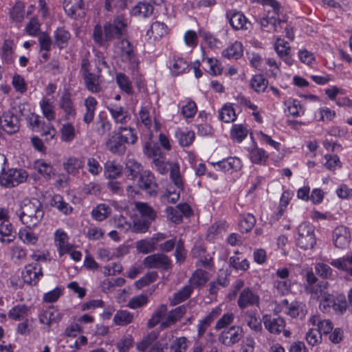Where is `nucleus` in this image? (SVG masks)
Here are the masks:
<instances>
[{
    "label": "nucleus",
    "instance_id": "f257e3e1",
    "mask_svg": "<svg viewBox=\"0 0 352 352\" xmlns=\"http://www.w3.org/2000/svg\"><path fill=\"white\" fill-rule=\"evenodd\" d=\"M16 214L27 228L33 229L41 223L44 210L38 200H24L20 208L16 211Z\"/></svg>",
    "mask_w": 352,
    "mask_h": 352
},
{
    "label": "nucleus",
    "instance_id": "f03ea898",
    "mask_svg": "<svg viewBox=\"0 0 352 352\" xmlns=\"http://www.w3.org/2000/svg\"><path fill=\"white\" fill-rule=\"evenodd\" d=\"M296 245L303 250H311L316 243L314 227L308 222H303L297 228Z\"/></svg>",
    "mask_w": 352,
    "mask_h": 352
},
{
    "label": "nucleus",
    "instance_id": "7ed1b4c3",
    "mask_svg": "<svg viewBox=\"0 0 352 352\" xmlns=\"http://www.w3.org/2000/svg\"><path fill=\"white\" fill-rule=\"evenodd\" d=\"M89 62L84 58L82 60L80 72L83 78L85 87L93 94H98L102 91L100 83V74L91 73L89 69Z\"/></svg>",
    "mask_w": 352,
    "mask_h": 352
},
{
    "label": "nucleus",
    "instance_id": "20e7f679",
    "mask_svg": "<svg viewBox=\"0 0 352 352\" xmlns=\"http://www.w3.org/2000/svg\"><path fill=\"white\" fill-rule=\"evenodd\" d=\"M28 174L23 169L11 168L0 175V185L12 188L26 181Z\"/></svg>",
    "mask_w": 352,
    "mask_h": 352
},
{
    "label": "nucleus",
    "instance_id": "39448f33",
    "mask_svg": "<svg viewBox=\"0 0 352 352\" xmlns=\"http://www.w3.org/2000/svg\"><path fill=\"white\" fill-rule=\"evenodd\" d=\"M127 20L123 16H118L113 23H106L104 26L105 39L119 38L126 31Z\"/></svg>",
    "mask_w": 352,
    "mask_h": 352
},
{
    "label": "nucleus",
    "instance_id": "423d86ee",
    "mask_svg": "<svg viewBox=\"0 0 352 352\" xmlns=\"http://www.w3.org/2000/svg\"><path fill=\"white\" fill-rule=\"evenodd\" d=\"M243 337V331L242 327L233 325L222 331L218 336V340L226 346H231L238 343Z\"/></svg>",
    "mask_w": 352,
    "mask_h": 352
},
{
    "label": "nucleus",
    "instance_id": "0eeeda50",
    "mask_svg": "<svg viewBox=\"0 0 352 352\" xmlns=\"http://www.w3.org/2000/svg\"><path fill=\"white\" fill-rule=\"evenodd\" d=\"M263 322L265 329L271 333L279 334L283 331V334L286 338L290 336L289 331L285 329V322L283 318H274L270 315L263 316Z\"/></svg>",
    "mask_w": 352,
    "mask_h": 352
},
{
    "label": "nucleus",
    "instance_id": "6e6552de",
    "mask_svg": "<svg viewBox=\"0 0 352 352\" xmlns=\"http://www.w3.org/2000/svg\"><path fill=\"white\" fill-rule=\"evenodd\" d=\"M0 127L9 134L16 133L20 129V121L18 116L12 111L3 112L0 117Z\"/></svg>",
    "mask_w": 352,
    "mask_h": 352
},
{
    "label": "nucleus",
    "instance_id": "1a4fd4ad",
    "mask_svg": "<svg viewBox=\"0 0 352 352\" xmlns=\"http://www.w3.org/2000/svg\"><path fill=\"white\" fill-rule=\"evenodd\" d=\"M138 187L150 196H155L157 192V185L154 175L149 171L142 173L138 180Z\"/></svg>",
    "mask_w": 352,
    "mask_h": 352
},
{
    "label": "nucleus",
    "instance_id": "9d476101",
    "mask_svg": "<svg viewBox=\"0 0 352 352\" xmlns=\"http://www.w3.org/2000/svg\"><path fill=\"white\" fill-rule=\"evenodd\" d=\"M168 217L175 223H182L183 217H188L192 214L190 206L187 204H180L175 207L166 209Z\"/></svg>",
    "mask_w": 352,
    "mask_h": 352
},
{
    "label": "nucleus",
    "instance_id": "9b49d317",
    "mask_svg": "<svg viewBox=\"0 0 352 352\" xmlns=\"http://www.w3.org/2000/svg\"><path fill=\"white\" fill-rule=\"evenodd\" d=\"M226 16L234 30H246L248 29V25L250 23L242 12L236 10H228L226 11Z\"/></svg>",
    "mask_w": 352,
    "mask_h": 352
},
{
    "label": "nucleus",
    "instance_id": "f8f14e48",
    "mask_svg": "<svg viewBox=\"0 0 352 352\" xmlns=\"http://www.w3.org/2000/svg\"><path fill=\"white\" fill-rule=\"evenodd\" d=\"M43 275L41 265L38 263L26 265L22 272L23 281L25 283L34 285L37 284Z\"/></svg>",
    "mask_w": 352,
    "mask_h": 352
},
{
    "label": "nucleus",
    "instance_id": "ddd939ff",
    "mask_svg": "<svg viewBox=\"0 0 352 352\" xmlns=\"http://www.w3.org/2000/svg\"><path fill=\"white\" fill-rule=\"evenodd\" d=\"M332 240L336 248L340 249L347 248L351 241L349 230L344 226H337L333 230Z\"/></svg>",
    "mask_w": 352,
    "mask_h": 352
},
{
    "label": "nucleus",
    "instance_id": "4468645a",
    "mask_svg": "<svg viewBox=\"0 0 352 352\" xmlns=\"http://www.w3.org/2000/svg\"><path fill=\"white\" fill-rule=\"evenodd\" d=\"M144 264L148 268H162L168 270L171 267V261L164 254H154L144 259Z\"/></svg>",
    "mask_w": 352,
    "mask_h": 352
},
{
    "label": "nucleus",
    "instance_id": "2eb2a0df",
    "mask_svg": "<svg viewBox=\"0 0 352 352\" xmlns=\"http://www.w3.org/2000/svg\"><path fill=\"white\" fill-rule=\"evenodd\" d=\"M280 307L285 314L292 318L302 317L305 316L307 313L305 305L298 301H293L289 303V301L285 299L281 301Z\"/></svg>",
    "mask_w": 352,
    "mask_h": 352
},
{
    "label": "nucleus",
    "instance_id": "dca6fc26",
    "mask_svg": "<svg viewBox=\"0 0 352 352\" xmlns=\"http://www.w3.org/2000/svg\"><path fill=\"white\" fill-rule=\"evenodd\" d=\"M237 302L239 307L244 309L248 307L258 306L260 298L252 289L247 287L240 293Z\"/></svg>",
    "mask_w": 352,
    "mask_h": 352
},
{
    "label": "nucleus",
    "instance_id": "f3484780",
    "mask_svg": "<svg viewBox=\"0 0 352 352\" xmlns=\"http://www.w3.org/2000/svg\"><path fill=\"white\" fill-rule=\"evenodd\" d=\"M118 47L120 50L121 60L130 63L133 67H136L138 61L131 43L126 39H122L119 42Z\"/></svg>",
    "mask_w": 352,
    "mask_h": 352
},
{
    "label": "nucleus",
    "instance_id": "a211bd4d",
    "mask_svg": "<svg viewBox=\"0 0 352 352\" xmlns=\"http://www.w3.org/2000/svg\"><path fill=\"white\" fill-rule=\"evenodd\" d=\"M105 146L107 149L113 154L122 155L126 151L125 143L120 138L116 130L109 135Z\"/></svg>",
    "mask_w": 352,
    "mask_h": 352
},
{
    "label": "nucleus",
    "instance_id": "6ab92c4d",
    "mask_svg": "<svg viewBox=\"0 0 352 352\" xmlns=\"http://www.w3.org/2000/svg\"><path fill=\"white\" fill-rule=\"evenodd\" d=\"M59 107L65 113V119L71 120L74 119L76 116V109L71 98V94L65 91L60 97L58 102Z\"/></svg>",
    "mask_w": 352,
    "mask_h": 352
},
{
    "label": "nucleus",
    "instance_id": "aec40b11",
    "mask_svg": "<svg viewBox=\"0 0 352 352\" xmlns=\"http://www.w3.org/2000/svg\"><path fill=\"white\" fill-rule=\"evenodd\" d=\"M63 8L65 12L72 18L76 19L85 14V4L83 0H65Z\"/></svg>",
    "mask_w": 352,
    "mask_h": 352
},
{
    "label": "nucleus",
    "instance_id": "412c9836",
    "mask_svg": "<svg viewBox=\"0 0 352 352\" xmlns=\"http://www.w3.org/2000/svg\"><path fill=\"white\" fill-rule=\"evenodd\" d=\"M186 312V307L185 305H181L172 309L161 322V328L166 329L172 324H174L184 316Z\"/></svg>",
    "mask_w": 352,
    "mask_h": 352
},
{
    "label": "nucleus",
    "instance_id": "4be33fe9",
    "mask_svg": "<svg viewBox=\"0 0 352 352\" xmlns=\"http://www.w3.org/2000/svg\"><path fill=\"white\" fill-rule=\"evenodd\" d=\"M144 153L148 157L153 158V164L156 168L166 163L165 155L162 153L161 149L158 146H151L150 143H146L144 146Z\"/></svg>",
    "mask_w": 352,
    "mask_h": 352
},
{
    "label": "nucleus",
    "instance_id": "5701e85b",
    "mask_svg": "<svg viewBox=\"0 0 352 352\" xmlns=\"http://www.w3.org/2000/svg\"><path fill=\"white\" fill-rule=\"evenodd\" d=\"M38 318L41 323L50 327L52 323L59 322L62 315L54 306H50L40 314Z\"/></svg>",
    "mask_w": 352,
    "mask_h": 352
},
{
    "label": "nucleus",
    "instance_id": "b1692460",
    "mask_svg": "<svg viewBox=\"0 0 352 352\" xmlns=\"http://www.w3.org/2000/svg\"><path fill=\"white\" fill-rule=\"evenodd\" d=\"M274 48L280 58L287 65H292L293 60L289 55L290 47L287 41L282 38H278L275 43Z\"/></svg>",
    "mask_w": 352,
    "mask_h": 352
},
{
    "label": "nucleus",
    "instance_id": "393cba45",
    "mask_svg": "<svg viewBox=\"0 0 352 352\" xmlns=\"http://www.w3.org/2000/svg\"><path fill=\"white\" fill-rule=\"evenodd\" d=\"M217 170L223 172L236 171L241 167V160L238 157H228L219 161L215 164Z\"/></svg>",
    "mask_w": 352,
    "mask_h": 352
},
{
    "label": "nucleus",
    "instance_id": "a878e982",
    "mask_svg": "<svg viewBox=\"0 0 352 352\" xmlns=\"http://www.w3.org/2000/svg\"><path fill=\"white\" fill-rule=\"evenodd\" d=\"M84 104L86 111L83 115V122L85 124H89L94 119L98 102L94 97L88 96L85 98Z\"/></svg>",
    "mask_w": 352,
    "mask_h": 352
},
{
    "label": "nucleus",
    "instance_id": "bb28decb",
    "mask_svg": "<svg viewBox=\"0 0 352 352\" xmlns=\"http://www.w3.org/2000/svg\"><path fill=\"white\" fill-rule=\"evenodd\" d=\"M50 206L56 208L60 212L67 215L72 212L73 208L66 202L60 195H54L50 200Z\"/></svg>",
    "mask_w": 352,
    "mask_h": 352
},
{
    "label": "nucleus",
    "instance_id": "cd10ccee",
    "mask_svg": "<svg viewBox=\"0 0 352 352\" xmlns=\"http://www.w3.org/2000/svg\"><path fill=\"white\" fill-rule=\"evenodd\" d=\"M221 312V309L215 308L212 309L207 316H206L202 320H200L198 324V336L202 337L206 333L208 327L210 326L211 322L216 318Z\"/></svg>",
    "mask_w": 352,
    "mask_h": 352
},
{
    "label": "nucleus",
    "instance_id": "c85d7f7f",
    "mask_svg": "<svg viewBox=\"0 0 352 352\" xmlns=\"http://www.w3.org/2000/svg\"><path fill=\"white\" fill-rule=\"evenodd\" d=\"M135 206L140 214V218L147 220L150 223H152L155 219L157 217L155 211L147 204L135 202Z\"/></svg>",
    "mask_w": 352,
    "mask_h": 352
},
{
    "label": "nucleus",
    "instance_id": "c756f323",
    "mask_svg": "<svg viewBox=\"0 0 352 352\" xmlns=\"http://www.w3.org/2000/svg\"><path fill=\"white\" fill-rule=\"evenodd\" d=\"M168 307L166 305L162 304L156 308L152 314L151 318L147 322V327L149 329L155 327L164 320L163 318L166 316Z\"/></svg>",
    "mask_w": 352,
    "mask_h": 352
},
{
    "label": "nucleus",
    "instance_id": "7c9ffc66",
    "mask_svg": "<svg viewBox=\"0 0 352 352\" xmlns=\"http://www.w3.org/2000/svg\"><path fill=\"white\" fill-rule=\"evenodd\" d=\"M13 233V227L10 220L0 223V241L1 243H10L12 242L14 239Z\"/></svg>",
    "mask_w": 352,
    "mask_h": 352
},
{
    "label": "nucleus",
    "instance_id": "2f4dec72",
    "mask_svg": "<svg viewBox=\"0 0 352 352\" xmlns=\"http://www.w3.org/2000/svg\"><path fill=\"white\" fill-rule=\"evenodd\" d=\"M30 313V307L25 305H17L9 311L8 316L12 320H21L28 317Z\"/></svg>",
    "mask_w": 352,
    "mask_h": 352
},
{
    "label": "nucleus",
    "instance_id": "473e14b6",
    "mask_svg": "<svg viewBox=\"0 0 352 352\" xmlns=\"http://www.w3.org/2000/svg\"><path fill=\"white\" fill-rule=\"evenodd\" d=\"M168 28L166 25L162 22H153L150 29L147 31V35L153 37L154 40L160 39L162 37L167 34Z\"/></svg>",
    "mask_w": 352,
    "mask_h": 352
},
{
    "label": "nucleus",
    "instance_id": "72a5a7b5",
    "mask_svg": "<svg viewBox=\"0 0 352 352\" xmlns=\"http://www.w3.org/2000/svg\"><path fill=\"white\" fill-rule=\"evenodd\" d=\"M192 285H186L173 294L170 300V305L175 306L187 300L192 293Z\"/></svg>",
    "mask_w": 352,
    "mask_h": 352
},
{
    "label": "nucleus",
    "instance_id": "f704fd0d",
    "mask_svg": "<svg viewBox=\"0 0 352 352\" xmlns=\"http://www.w3.org/2000/svg\"><path fill=\"white\" fill-rule=\"evenodd\" d=\"M328 286L329 283L327 282L322 281L317 285H308L307 290L311 294L313 298L319 300L329 294L327 292Z\"/></svg>",
    "mask_w": 352,
    "mask_h": 352
},
{
    "label": "nucleus",
    "instance_id": "c9c22d12",
    "mask_svg": "<svg viewBox=\"0 0 352 352\" xmlns=\"http://www.w3.org/2000/svg\"><path fill=\"white\" fill-rule=\"evenodd\" d=\"M309 321L313 325L317 326L318 331L324 334H328L331 332L333 329V324L329 320H321L319 316H313Z\"/></svg>",
    "mask_w": 352,
    "mask_h": 352
},
{
    "label": "nucleus",
    "instance_id": "e433bc0d",
    "mask_svg": "<svg viewBox=\"0 0 352 352\" xmlns=\"http://www.w3.org/2000/svg\"><path fill=\"white\" fill-rule=\"evenodd\" d=\"M175 137L181 146H189L192 144L195 138V134L192 131H182L177 129L175 131Z\"/></svg>",
    "mask_w": 352,
    "mask_h": 352
},
{
    "label": "nucleus",
    "instance_id": "4c0bfd02",
    "mask_svg": "<svg viewBox=\"0 0 352 352\" xmlns=\"http://www.w3.org/2000/svg\"><path fill=\"white\" fill-rule=\"evenodd\" d=\"M107 109L116 123L126 124L130 120L128 112L122 107H108Z\"/></svg>",
    "mask_w": 352,
    "mask_h": 352
},
{
    "label": "nucleus",
    "instance_id": "58836bf2",
    "mask_svg": "<svg viewBox=\"0 0 352 352\" xmlns=\"http://www.w3.org/2000/svg\"><path fill=\"white\" fill-rule=\"evenodd\" d=\"M14 42L11 40H6L3 43L1 56L7 64H12L14 62Z\"/></svg>",
    "mask_w": 352,
    "mask_h": 352
},
{
    "label": "nucleus",
    "instance_id": "ea45409f",
    "mask_svg": "<svg viewBox=\"0 0 352 352\" xmlns=\"http://www.w3.org/2000/svg\"><path fill=\"white\" fill-rule=\"evenodd\" d=\"M63 166L67 173L75 175L84 166V162L81 159L70 157L63 163Z\"/></svg>",
    "mask_w": 352,
    "mask_h": 352
},
{
    "label": "nucleus",
    "instance_id": "a19ab883",
    "mask_svg": "<svg viewBox=\"0 0 352 352\" xmlns=\"http://www.w3.org/2000/svg\"><path fill=\"white\" fill-rule=\"evenodd\" d=\"M54 238L56 245L58 248V250L61 254L69 250L68 236L63 230H56L54 234Z\"/></svg>",
    "mask_w": 352,
    "mask_h": 352
},
{
    "label": "nucleus",
    "instance_id": "79ce46f5",
    "mask_svg": "<svg viewBox=\"0 0 352 352\" xmlns=\"http://www.w3.org/2000/svg\"><path fill=\"white\" fill-rule=\"evenodd\" d=\"M153 12V6L148 2H140L138 3L131 11L133 15L139 17H148L151 15Z\"/></svg>",
    "mask_w": 352,
    "mask_h": 352
},
{
    "label": "nucleus",
    "instance_id": "37998d69",
    "mask_svg": "<svg viewBox=\"0 0 352 352\" xmlns=\"http://www.w3.org/2000/svg\"><path fill=\"white\" fill-rule=\"evenodd\" d=\"M116 131L125 144H133L137 141L138 137L135 133V130L131 127L120 126Z\"/></svg>",
    "mask_w": 352,
    "mask_h": 352
},
{
    "label": "nucleus",
    "instance_id": "c03bdc74",
    "mask_svg": "<svg viewBox=\"0 0 352 352\" xmlns=\"http://www.w3.org/2000/svg\"><path fill=\"white\" fill-rule=\"evenodd\" d=\"M208 280V272L198 269L192 274L189 279V285H192V288L203 286Z\"/></svg>",
    "mask_w": 352,
    "mask_h": 352
},
{
    "label": "nucleus",
    "instance_id": "a18cd8bd",
    "mask_svg": "<svg viewBox=\"0 0 352 352\" xmlns=\"http://www.w3.org/2000/svg\"><path fill=\"white\" fill-rule=\"evenodd\" d=\"M40 107L44 117L49 121H53L56 118L54 106L50 99L43 98L40 102Z\"/></svg>",
    "mask_w": 352,
    "mask_h": 352
},
{
    "label": "nucleus",
    "instance_id": "49530a36",
    "mask_svg": "<svg viewBox=\"0 0 352 352\" xmlns=\"http://www.w3.org/2000/svg\"><path fill=\"white\" fill-rule=\"evenodd\" d=\"M133 314L126 310H118L113 317V322L116 325L126 326L133 320Z\"/></svg>",
    "mask_w": 352,
    "mask_h": 352
},
{
    "label": "nucleus",
    "instance_id": "de8ad7c7",
    "mask_svg": "<svg viewBox=\"0 0 352 352\" xmlns=\"http://www.w3.org/2000/svg\"><path fill=\"white\" fill-rule=\"evenodd\" d=\"M158 338V333L155 331H151L143 338L142 341L137 343L136 349L140 352H145L149 346H152L156 342Z\"/></svg>",
    "mask_w": 352,
    "mask_h": 352
},
{
    "label": "nucleus",
    "instance_id": "09e8293b",
    "mask_svg": "<svg viewBox=\"0 0 352 352\" xmlns=\"http://www.w3.org/2000/svg\"><path fill=\"white\" fill-rule=\"evenodd\" d=\"M70 37V33L64 28H58L54 32L55 43L60 49H63L66 46Z\"/></svg>",
    "mask_w": 352,
    "mask_h": 352
},
{
    "label": "nucleus",
    "instance_id": "8fccbe9b",
    "mask_svg": "<svg viewBox=\"0 0 352 352\" xmlns=\"http://www.w3.org/2000/svg\"><path fill=\"white\" fill-rule=\"evenodd\" d=\"M223 55L228 58H239L243 55V45L241 43L235 41L223 52Z\"/></svg>",
    "mask_w": 352,
    "mask_h": 352
},
{
    "label": "nucleus",
    "instance_id": "3c124183",
    "mask_svg": "<svg viewBox=\"0 0 352 352\" xmlns=\"http://www.w3.org/2000/svg\"><path fill=\"white\" fill-rule=\"evenodd\" d=\"M25 227V228L21 229L19 232V238L23 241V243L28 245H36L38 240L37 234L34 233Z\"/></svg>",
    "mask_w": 352,
    "mask_h": 352
},
{
    "label": "nucleus",
    "instance_id": "603ef678",
    "mask_svg": "<svg viewBox=\"0 0 352 352\" xmlns=\"http://www.w3.org/2000/svg\"><path fill=\"white\" fill-rule=\"evenodd\" d=\"M331 264L338 269L346 271L352 276V256L333 260L331 262Z\"/></svg>",
    "mask_w": 352,
    "mask_h": 352
},
{
    "label": "nucleus",
    "instance_id": "864d4df0",
    "mask_svg": "<svg viewBox=\"0 0 352 352\" xmlns=\"http://www.w3.org/2000/svg\"><path fill=\"white\" fill-rule=\"evenodd\" d=\"M111 209L106 204H99L92 210L91 216L96 221H103L111 214Z\"/></svg>",
    "mask_w": 352,
    "mask_h": 352
},
{
    "label": "nucleus",
    "instance_id": "5fc2aeb1",
    "mask_svg": "<svg viewBox=\"0 0 352 352\" xmlns=\"http://www.w3.org/2000/svg\"><path fill=\"white\" fill-rule=\"evenodd\" d=\"M189 65L188 63L182 58H175L173 60L170 65L171 73L175 76H178L186 72Z\"/></svg>",
    "mask_w": 352,
    "mask_h": 352
},
{
    "label": "nucleus",
    "instance_id": "6e6d98bb",
    "mask_svg": "<svg viewBox=\"0 0 352 352\" xmlns=\"http://www.w3.org/2000/svg\"><path fill=\"white\" fill-rule=\"evenodd\" d=\"M256 223V218L250 213L243 214L241 217L239 228L241 232H250Z\"/></svg>",
    "mask_w": 352,
    "mask_h": 352
},
{
    "label": "nucleus",
    "instance_id": "4d7b16f0",
    "mask_svg": "<svg viewBox=\"0 0 352 352\" xmlns=\"http://www.w3.org/2000/svg\"><path fill=\"white\" fill-rule=\"evenodd\" d=\"M142 166L133 160H129L126 164V176L131 179H135L141 174Z\"/></svg>",
    "mask_w": 352,
    "mask_h": 352
},
{
    "label": "nucleus",
    "instance_id": "13d9d810",
    "mask_svg": "<svg viewBox=\"0 0 352 352\" xmlns=\"http://www.w3.org/2000/svg\"><path fill=\"white\" fill-rule=\"evenodd\" d=\"M268 81L263 75H254L250 82L251 87L257 93L263 92L267 87Z\"/></svg>",
    "mask_w": 352,
    "mask_h": 352
},
{
    "label": "nucleus",
    "instance_id": "bf43d9fd",
    "mask_svg": "<svg viewBox=\"0 0 352 352\" xmlns=\"http://www.w3.org/2000/svg\"><path fill=\"white\" fill-rule=\"evenodd\" d=\"M250 158L252 162L262 164L267 161L268 155L263 148L254 147L250 152Z\"/></svg>",
    "mask_w": 352,
    "mask_h": 352
},
{
    "label": "nucleus",
    "instance_id": "052dcab7",
    "mask_svg": "<svg viewBox=\"0 0 352 352\" xmlns=\"http://www.w3.org/2000/svg\"><path fill=\"white\" fill-rule=\"evenodd\" d=\"M116 80L121 90L128 94H132V83L128 76L123 73L116 74Z\"/></svg>",
    "mask_w": 352,
    "mask_h": 352
},
{
    "label": "nucleus",
    "instance_id": "680f3d73",
    "mask_svg": "<svg viewBox=\"0 0 352 352\" xmlns=\"http://www.w3.org/2000/svg\"><path fill=\"white\" fill-rule=\"evenodd\" d=\"M105 173L109 179H116L121 175L122 166L114 162L108 161L104 165Z\"/></svg>",
    "mask_w": 352,
    "mask_h": 352
},
{
    "label": "nucleus",
    "instance_id": "e2e57ef3",
    "mask_svg": "<svg viewBox=\"0 0 352 352\" xmlns=\"http://www.w3.org/2000/svg\"><path fill=\"white\" fill-rule=\"evenodd\" d=\"M230 135L232 139L238 142H241L246 138L248 130L241 124H234L232 127Z\"/></svg>",
    "mask_w": 352,
    "mask_h": 352
},
{
    "label": "nucleus",
    "instance_id": "0e129e2a",
    "mask_svg": "<svg viewBox=\"0 0 352 352\" xmlns=\"http://www.w3.org/2000/svg\"><path fill=\"white\" fill-rule=\"evenodd\" d=\"M62 140L67 142H72L76 136L75 128L72 123H66L60 129Z\"/></svg>",
    "mask_w": 352,
    "mask_h": 352
},
{
    "label": "nucleus",
    "instance_id": "69168bd1",
    "mask_svg": "<svg viewBox=\"0 0 352 352\" xmlns=\"http://www.w3.org/2000/svg\"><path fill=\"white\" fill-rule=\"evenodd\" d=\"M230 263L236 270L246 271L250 266L249 261L246 258H241L238 256H231Z\"/></svg>",
    "mask_w": 352,
    "mask_h": 352
},
{
    "label": "nucleus",
    "instance_id": "338daca9",
    "mask_svg": "<svg viewBox=\"0 0 352 352\" xmlns=\"http://www.w3.org/2000/svg\"><path fill=\"white\" fill-rule=\"evenodd\" d=\"M151 223L138 217L133 220L131 230L135 233H145L149 228Z\"/></svg>",
    "mask_w": 352,
    "mask_h": 352
},
{
    "label": "nucleus",
    "instance_id": "774afa93",
    "mask_svg": "<svg viewBox=\"0 0 352 352\" xmlns=\"http://www.w3.org/2000/svg\"><path fill=\"white\" fill-rule=\"evenodd\" d=\"M219 118L225 122H233L236 119L234 109L231 106L225 105L219 111Z\"/></svg>",
    "mask_w": 352,
    "mask_h": 352
}]
</instances>
